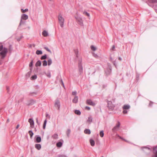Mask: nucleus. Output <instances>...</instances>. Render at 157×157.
<instances>
[{"label":"nucleus","mask_w":157,"mask_h":157,"mask_svg":"<svg viewBox=\"0 0 157 157\" xmlns=\"http://www.w3.org/2000/svg\"><path fill=\"white\" fill-rule=\"evenodd\" d=\"M58 19L60 26L63 27L64 21V18L62 17L61 14H59L58 17Z\"/></svg>","instance_id":"1"},{"label":"nucleus","mask_w":157,"mask_h":157,"mask_svg":"<svg viewBox=\"0 0 157 157\" xmlns=\"http://www.w3.org/2000/svg\"><path fill=\"white\" fill-rule=\"evenodd\" d=\"M2 51L0 52V54L2 56V58L3 59L6 56L7 52V49L5 48H4Z\"/></svg>","instance_id":"2"},{"label":"nucleus","mask_w":157,"mask_h":157,"mask_svg":"<svg viewBox=\"0 0 157 157\" xmlns=\"http://www.w3.org/2000/svg\"><path fill=\"white\" fill-rule=\"evenodd\" d=\"M107 104L108 107L110 109V110H112L114 107V105L112 103V102L111 101H108Z\"/></svg>","instance_id":"3"},{"label":"nucleus","mask_w":157,"mask_h":157,"mask_svg":"<svg viewBox=\"0 0 157 157\" xmlns=\"http://www.w3.org/2000/svg\"><path fill=\"white\" fill-rule=\"evenodd\" d=\"M120 123L118 121L116 125L112 129V131L113 132H115L117 131L120 126Z\"/></svg>","instance_id":"4"},{"label":"nucleus","mask_w":157,"mask_h":157,"mask_svg":"<svg viewBox=\"0 0 157 157\" xmlns=\"http://www.w3.org/2000/svg\"><path fill=\"white\" fill-rule=\"evenodd\" d=\"M35 103L36 101L33 99H31L30 100L28 101L27 102V105L29 106L30 105H33Z\"/></svg>","instance_id":"5"},{"label":"nucleus","mask_w":157,"mask_h":157,"mask_svg":"<svg viewBox=\"0 0 157 157\" xmlns=\"http://www.w3.org/2000/svg\"><path fill=\"white\" fill-rule=\"evenodd\" d=\"M86 102L87 104L90 105L94 106L95 105V103L90 99L87 100Z\"/></svg>","instance_id":"6"},{"label":"nucleus","mask_w":157,"mask_h":157,"mask_svg":"<svg viewBox=\"0 0 157 157\" xmlns=\"http://www.w3.org/2000/svg\"><path fill=\"white\" fill-rule=\"evenodd\" d=\"M154 155L152 157H157V146L154 148L153 150Z\"/></svg>","instance_id":"7"},{"label":"nucleus","mask_w":157,"mask_h":157,"mask_svg":"<svg viewBox=\"0 0 157 157\" xmlns=\"http://www.w3.org/2000/svg\"><path fill=\"white\" fill-rule=\"evenodd\" d=\"M28 121L30 124L31 127L33 128L34 126V122L33 119L32 118L29 119Z\"/></svg>","instance_id":"8"},{"label":"nucleus","mask_w":157,"mask_h":157,"mask_svg":"<svg viewBox=\"0 0 157 157\" xmlns=\"http://www.w3.org/2000/svg\"><path fill=\"white\" fill-rule=\"evenodd\" d=\"M55 105L56 107H58V109H59L60 107V103L59 101L57 100L56 101Z\"/></svg>","instance_id":"9"},{"label":"nucleus","mask_w":157,"mask_h":157,"mask_svg":"<svg viewBox=\"0 0 157 157\" xmlns=\"http://www.w3.org/2000/svg\"><path fill=\"white\" fill-rule=\"evenodd\" d=\"M28 18V16L27 15L25 14H22L21 16V19L24 20H26Z\"/></svg>","instance_id":"10"},{"label":"nucleus","mask_w":157,"mask_h":157,"mask_svg":"<svg viewBox=\"0 0 157 157\" xmlns=\"http://www.w3.org/2000/svg\"><path fill=\"white\" fill-rule=\"evenodd\" d=\"M79 25H80L81 26V29H83L84 28L83 27V21L81 18H79Z\"/></svg>","instance_id":"11"},{"label":"nucleus","mask_w":157,"mask_h":157,"mask_svg":"<svg viewBox=\"0 0 157 157\" xmlns=\"http://www.w3.org/2000/svg\"><path fill=\"white\" fill-rule=\"evenodd\" d=\"M130 107L129 105H124L123 107V109H130Z\"/></svg>","instance_id":"12"},{"label":"nucleus","mask_w":157,"mask_h":157,"mask_svg":"<svg viewBox=\"0 0 157 157\" xmlns=\"http://www.w3.org/2000/svg\"><path fill=\"white\" fill-rule=\"evenodd\" d=\"M42 35L45 37H46L48 36V33L45 30L43 31L42 33Z\"/></svg>","instance_id":"13"},{"label":"nucleus","mask_w":157,"mask_h":157,"mask_svg":"<svg viewBox=\"0 0 157 157\" xmlns=\"http://www.w3.org/2000/svg\"><path fill=\"white\" fill-rule=\"evenodd\" d=\"M41 61L40 60H39L35 64V65H36V67L40 66H41Z\"/></svg>","instance_id":"14"},{"label":"nucleus","mask_w":157,"mask_h":157,"mask_svg":"<svg viewBox=\"0 0 157 157\" xmlns=\"http://www.w3.org/2000/svg\"><path fill=\"white\" fill-rule=\"evenodd\" d=\"M90 145H91V146H94L95 142L94 141V140H93L92 139H90Z\"/></svg>","instance_id":"15"},{"label":"nucleus","mask_w":157,"mask_h":157,"mask_svg":"<svg viewBox=\"0 0 157 157\" xmlns=\"http://www.w3.org/2000/svg\"><path fill=\"white\" fill-rule=\"evenodd\" d=\"M35 148L38 150H39L41 148V145L39 144H36L35 145Z\"/></svg>","instance_id":"16"},{"label":"nucleus","mask_w":157,"mask_h":157,"mask_svg":"<svg viewBox=\"0 0 157 157\" xmlns=\"http://www.w3.org/2000/svg\"><path fill=\"white\" fill-rule=\"evenodd\" d=\"M32 69V68L30 69V71H29V72H28L25 75V76L26 78H28L30 77V75L32 72V71H31Z\"/></svg>","instance_id":"17"},{"label":"nucleus","mask_w":157,"mask_h":157,"mask_svg":"<svg viewBox=\"0 0 157 157\" xmlns=\"http://www.w3.org/2000/svg\"><path fill=\"white\" fill-rule=\"evenodd\" d=\"M78 101V98L77 96H75L73 99L72 102L75 103H77Z\"/></svg>","instance_id":"18"},{"label":"nucleus","mask_w":157,"mask_h":157,"mask_svg":"<svg viewBox=\"0 0 157 157\" xmlns=\"http://www.w3.org/2000/svg\"><path fill=\"white\" fill-rule=\"evenodd\" d=\"M83 70L82 67V64L80 63H79V72H82Z\"/></svg>","instance_id":"19"},{"label":"nucleus","mask_w":157,"mask_h":157,"mask_svg":"<svg viewBox=\"0 0 157 157\" xmlns=\"http://www.w3.org/2000/svg\"><path fill=\"white\" fill-rule=\"evenodd\" d=\"M84 132L85 133L88 134H90L91 133L90 130L87 129H85L84 130Z\"/></svg>","instance_id":"20"},{"label":"nucleus","mask_w":157,"mask_h":157,"mask_svg":"<svg viewBox=\"0 0 157 157\" xmlns=\"http://www.w3.org/2000/svg\"><path fill=\"white\" fill-rule=\"evenodd\" d=\"M41 139L40 136H37L36 139V141L37 143H40L41 141Z\"/></svg>","instance_id":"21"},{"label":"nucleus","mask_w":157,"mask_h":157,"mask_svg":"<svg viewBox=\"0 0 157 157\" xmlns=\"http://www.w3.org/2000/svg\"><path fill=\"white\" fill-rule=\"evenodd\" d=\"M56 145L57 147H60L62 146V143L61 142H59L56 144Z\"/></svg>","instance_id":"22"},{"label":"nucleus","mask_w":157,"mask_h":157,"mask_svg":"<svg viewBox=\"0 0 157 157\" xmlns=\"http://www.w3.org/2000/svg\"><path fill=\"white\" fill-rule=\"evenodd\" d=\"M93 118L91 116L89 117L87 121L89 122L90 123L92 121Z\"/></svg>","instance_id":"23"},{"label":"nucleus","mask_w":157,"mask_h":157,"mask_svg":"<svg viewBox=\"0 0 157 157\" xmlns=\"http://www.w3.org/2000/svg\"><path fill=\"white\" fill-rule=\"evenodd\" d=\"M52 137L54 139H56L58 138V136L57 134H55L52 136Z\"/></svg>","instance_id":"24"},{"label":"nucleus","mask_w":157,"mask_h":157,"mask_svg":"<svg viewBox=\"0 0 157 157\" xmlns=\"http://www.w3.org/2000/svg\"><path fill=\"white\" fill-rule=\"evenodd\" d=\"M90 48H91V49L93 51V52H94V51H95L97 49L96 47H94L93 45H91L90 46Z\"/></svg>","instance_id":"25"},{"label":"nucleus","mask_w":157,"mask_h":157,"mask_svg":"<svg viewBox=\"0 0 157 157\" xmlns=\"http://www.w3.org/2000/svg\"><path fill=\"white\" fill-rule=\"evenodd\" d=\"M29 133L30 135V138L31 139L33 135V132L31 130H30L29 131Z\"/></svg>","instance_id":"26"},{"label":"nucleus","mask_w":157,"mask_h":157,"mask_svg":"<svg viewBox=\"0 0 157 157\" xmlns=\"http://www.w3.org/2000/svg\"><path fill=\"white\" fill-rule=\"evenodd\" d=\"M36 54L37 55H41L42 54V52L41 50H37L36 52Z\"/></svg>","instance_id":"27"},{"label":"nucleus","mask_w":157,"mask_h":157,"mask_svg":"<svg viewBox=\"0 0 157 157\" xmlns=\"http://www.w3.org/2000/svg\"><path fill=\"white\" fill-rule=\"evenodd\" d=\"M52 63V60L51 59H48V65L50 66Z\"/></svg>","instance_id":"28"},{"label":"nucleus","mask_w":157,"mask_h":157,"mask_svg":"<svg viewBox=\"0 0 157 157\" xmlns=\"http://www.w3.org/2000/svg\"><path fill=\"white\" fill-rule=\"evenodd\" d=\"M71 132V130L69 129H68L67 130V132L66 133L67 136L68 137H69V136Z\"/></svg>","instance_id":"29"},{"label":"nucleus","mask_w":157,"mask_h":157,"mask_svg":"<svg viewBox=\"0 0 157 157\" xmlns=\"http://www.w3.org/2000/svg\"><path fill=\"white\" fill-rule=\"evenodd\" d=\"M37 78V76L36 75H34L32 76L31 77V79L32 80H34L36 79Z\"/></svg>","instance_id":"30"},{"label":"nucleus","mask_w":157,"mask_h":157,"mask_svg":"<svg viewBox=\"0 0 157 157\" xmlns=\"http://www.w3.org/2000/svg\"><path fill=\"white\" fill-rule=\"evenodd\" d=\"M47 61L46 60H44L43 62V65L44 66H46L47 65Z\"/></svg>","instance_id":"31"},{"label":"nucleus","mask_w":157,"mask_h":157,"mask_svg":"<svg viewBox=\"0 0 157 157\" xmlns=\"http://www.w3.org/2000/svg\"><path fill=\"white\" fill-rule=\"evenodd\" d=\"M21 11L22 13H25L26 12H27L28 11V9H26L25 10H24L22 9H21Z\"/></svg>","instance_id":"32"},{"label":"nucleus","mask_w":157,"mask_h":157,"mask_svg":"<svg viewBox=\"0 0 157 157\" xmlns=\"http://www.w3.org/2000/svg\"><path fill=\"white\" fill-rule=\"evenodd\" d=\"M83 14L87 16V17H89L90 16L89 13H88L86 11H84L83 13Z\"/></svg>","instance_id":"33"},{"label":"nucleus","mask_w":157,"mask_h":157,"mask_svg":"<svg viewBox=\"0 0 157 157\" xmlns=\"http://www.w3.org/2000/svg\"><path fill=\"white\" fill-rule=\"evenodd\" d=\"M47 58V55L45 54L44 55L42 56L41 57V59L42 60L45 59Z\"/></svg>","instance_id":"34"},{"label":"nucleus","mask_w":157,"mask_h":157,"mask_svg":"<svg viewBox=\"0 0 157 157\" xmlns=\"http://www.w3.org/2000/svg\"><path fill=\"white\" fill-rule=\"evenodd\" d=\"M47 123V120H45L44 122L43 125V129H45V126L46 125V124Z\"/></svg>","instance_id":"35"},{"label":"nucleus","mask_w":157,"mask_h":157,"mask_svg":"<svg viewBox=\"0 0 157 157\" xmlns=\"http://www.w3.org/2000/svg\"><path fill=\"white\" fill-rule=\"evenodd\" d=\"M24 24H25V21H22V19H21V20L20 21V22L19 25V27L21 26V25Z\"/></svg>","instance_id":"36"},{"label":"nucleus","mask_w":157,"mask_h":157,"mask_svg":"<svg viewBox=\"0 0 157 157\" xmlns=\"http://www.w3.org/2000/svg\"><path fill=\"white\" fill-rule=\"evenodd\" d=\"M100 135L101 137H103L104 136V133L103 132V130L100 131Z\"/></svg>","instance_id":"37"},{"label":"nucleus","mask_w":157,"mask_h":157,"mask_svg":"<svg viewBox=\"0 0 157 157\" xmlns=\"http://www.w3.org/2000/svg\"><path fill=\"white\" fill-rule=\"evenodd\" d=\"M92 54L93 56L95 58H98V56L97 54L94 53V52H92Z\"/></svg>","instance_id":"38"},{"label":"nucleus","mask_w":157,"mask_h":157,"mask_svg":"<svg viewBox=\"0 0 157 157\" xmlns=\"http://www.w3.org/2000/svg\"><path fill=\"white\" fill-rule=\"evenodd\" d=\"M44 49H46L47 51H48V52H50L51 53H52V52H51V51H50V49H49L47 47H45L44 48Z\"/></svg>","instance_id":"39"},{"label":"nucleus","mask_w":157,"mask_h":157,"mask_svg":"<svg viewBox=\"0 0 157 157\" xmlns=\"http://www.w3.org/2000/svg\"><path fill=\"white\" fill-rule=\"evenodd\" d=\"M123 113L124 114H125L127 113V111L126 109H123Z\"/></svg>","instance_id":"40"},{"label":"nucleus","mask_w":157,"mask_h":157,"mask_svg":"<svg viewBox=\"0 0 157 157\" xmlns=\"http://www.w3.org/2000/svg\"><path fill=\"white\" fill-rule=\"evenodd\" d=\"M3 46L1 44L0 45V51H2L3 49Z\"/></svg>","instance_id":"41"},{"label":"nucleus","mask_w":157,"mask_h":157,"mask_svg":"<svg viewBox=\"0 0 157 157\" xmlns=\"http://www.w3.org/2000/svg\"><path fill=\"white\" fill-rule=\"evenodd\" d=\"M33 60L31 61V62L30 63L29 66L30 67H31L33 66Z\"/></svg>","instance_id":"42"},{"label":"nucleus","mask_w":157,"mask_h":157,"mask_svg":"<svg viewBox=\"0 0 157 157\" xmlns=\"http://www.w3.org/2000/svg\"><path fill=\"white\" fill-rule=\"evenodd\" d=\"M47 76L49 78H50L51 77L50 73V72L48 73L47 74Z\"/></svg>","instance_id":"43"},{"label":"nucleus","mask_w":157,"mask_h":157,"mask_svg":"<svg viewBox=\"0 0 157 157\" xmlns=\"http://www.w3.org/2000/svg\"><path fill=\"white\" fill-rule=\"evenodd\" d=\"M75 113L77 115H78V110H76L75 111Z\"/></svg>","instance_id":"44"},{"label":"nucleus","mask_w":157,"mask_h":157,"mask_svg":"<svg viewBox=\"0 0 157 157\" xmlns=\"http://www.w3.org/2000/svg\"><path fill=\"white\" fill-rule=\"evenodd\" d=\"M85 109H87L88 110H90V107L87 106L85 107Z\"/></svg>","instance_id":"45"},{"label":"nucleus","mask_w":157,"mask_h":157,"mask_svg":"<svg viewBox=\"0 0 157 157\" xmlns=\"http://www.w3.org/2000/svg\"><path fill=\"white\" fill-rule=\"evenodd\" d=\"M77 92L76 91H73L72 92V95H75L76 94Z\"/></svg>","instance_id":"46"},{"label":"nucleus","mask_w":157,"mask_h":157,"mask_svg":"<svg viewBox=\"0 0 157 157\" xmlns=\"http://www.w3.org/2000/svg\"><path fill=\"white\" fill-rule=\"evenodd\" d=\"M115 48V46L114 45H113L112 46V49L114 51Z\"/></svg>","instance_id":"47"},{"label":"nucleus","mask_w":157,"mask_h":157,"mask_svg":"<svg viewBox=\"0 0 157 157\" xmlns=\"http://www.w3.org/2000/svg\"><path fill=\"white\" fill-rule=\"evenodd\" d=\"M22 37H23V36H21V38H17V41H19L22 38Z\"/></svg>","instance_id":"48"},{"label":"nucleus","mask_w":157,"mask_h":157,"mask_svg":"<svg viewBox=\"0 0 157 157\" xmlns=\"http://www.w3.org/2000/svg\"><path fill=\"white\" fill-rule=\"evenodd\" d=\"M23 98H22L19 101V102H21L23 101Z\"/></svg>","instance_id":"49"},{"label":"nucleus","mask_w":157,"mask_h":157,"mask_svg":"<svg viewBox=\"0 0 157 157\" xmlns=\"http://www.w3.org/2000/svg\"><path fill=\"white\" fill-rule=\"evenodd\" d=\"M152 2H157V0H151Z\"/></svg>","instance_id":"50"},{"label":"nucleus","mask_w":157,"mask_h":157,"mask_svg":"<svg viewBox=\"0 0 157 157\" xmlns=\"http://www.w3.org/2000/svg\"><path fill=\"white\" fill-rule=\"evenodd\" d=\"M61 82L62 83V85L64 87V83L63 82V81L62 79H61Z\"/></svg>","instance_id":"51"},{"label":"nucleus","mask_w":157,"mask_h":157,"mask_svg":"<svg viewBox=\"0 0 157 157\" xmlns=\"http://www.w3.org/2000/svg\"><path fill=\"white\" fill-rule=\"evenodd\" d=\"M19 126H20L19 124H18L17 125V126H16V129H17L19 127Z\"/></svg>","instance_id":"52"},{"label":"nucleus","mask_w":157,"mask_h":157,"mask_svg":"<svg viewBox=\"0 0 157 157\" xmlns=\"http://www.w3.org/2000/svg\"><path fill=\"white\" fill-rule=\"evenodd\" d=\"M75 52L76 54V56H77V57H78V52H77L76 51H75Z\"/></svg>","instance_id":"53"},{"label":"nucleus","mask_w":157,"mask_h":157,"mask_svg":"<svg viewBox=\"0 0 157 157\" xmlns=\"http://www.w3.org/2000/svg\"><path fill=\"white\" fill-rule=\"evenodd\" d=\"M153 103L152 102L150 101L149 104V105L150 106H151L153 104Z\"/></svg>","instance_id":"54"},{"label":"nucleus","mask_w":157,"mask_h":157,"mask_svg":"<svg viewBox=\"0 0 157 157\" xmlns=\"http://www.w3.org/2000/svg\"><path fill=\"white\" fill-rule=\"evenodd\" d=\"M6 89H7V92H9V87H7Z\"/></svg>","instance_id":"55"},{"label":"nucleus","mask_w":157,"mask_h":157,"mask_svg":"<svg viewBox=\"0 0 157 157\" xmlns=\"http://www.w3.org/2000/svg\"><path fill=\"white\" fill-rule=\"evenodd\" d=\"M75 18L77 21H78V18L77 17L75 16Z\"/></svg>","instance_id":"56"},{"label":"nucleus","mask_w":157,"mask_h":157,"mask_svg":"<svg viewBox=\"0 0 157 157\" xmlns=\"http://www.w3.org/2000/svg\"><path fill=\"white\" fill-rule=\"evenodd\" d=\"M36 122L38 124H39V123H38V119H37V118H36Z\"/></svg>","instance_id":"57"},{"label":"nucleus","mask_w":157,"mask_h":157,"mask_svg":"<svg viewBox=\"0 0 157 157\" xmlns=\"http://www.w3.org/2000/svg\"><path fill=\"white\" fill-rule=\"evenodd\" d=\"M110 60L111 61H112L113 60V58L111 57H110Z\"/></svg>","instance_id":"58"},{"label":"nucleus","mask_w":157,"mask_h":157,"mask_svg":"<svg viewBox=\"0 0 157 157\" xmlns=\"http://www.w3.org/2000/svg\"><path fill=\"white\" fill-rule=\"evenodd\" d=\"M113 63L114 65H115L116 62L115 61L113 62Z\"/></svg>","instance_id":"59"},{"label":"nucleus","mask_w":157,"mask_h":157,"mask_svg":"<svg viewBox=\"0 0 157 157\" xmlns=\"http://www.w3.org/2000/svg\"><path fill=\"white\" fill-rule=\"evenodd\" d=\"M118 59L119 60H122V58H121L120 57H119V58H118Z\"/></svg>","instance_id":"60"},{"label":"nucleus","mask_w":157,"mask_h":157,"mask_svg":"<svg viewBox=\"0 0 157 157\" xmlns=\"http://www.w3.org/2000/svg\"><path fill=\"white\" fill-rule=\"evenodd\" d=\"M61 157H67L66 156H61Z\"/></svg>","instance_id":"61"},{"label":"nucleus","mask_w":157,"mask_h":157,"mask_svg":"<svg viewBox=\"0 0 157 157\" xmlns=\"http://www.w3.org/2000/svg\"><path fill=\"white\" fill-rule=\"evenodd\" d=\"M81 113L80 111H79V115H80Z\"/></svg>","instance_id":"62"},{"label":"nucleus","mask_w":157,"mask_h":157,"mask_svg":"<svg viewBox=\"0 0 157 157\" xmlns=\"http://www.w3.org/2000/svg\"><path fill=\"white\" fill-rule=\"evenodd\" d=\"M124 140V141H126L127 142H129L128 141H127L126 140Z\"/></svg>","instance_id":"63"},{"label":"nucleus","mask_w":157,"mask_h":157,"mask_svg":"<svg viewBox=\"0 0 157 157\" xmlns=\"http://www.w3.org/2000/svg\"><path fill=\"white\" fill-rule=\"evenodd\" d=\"M9 119H8L7 120V122H9Z\"/></svg>","instance_id":"64"}]
</instances>
